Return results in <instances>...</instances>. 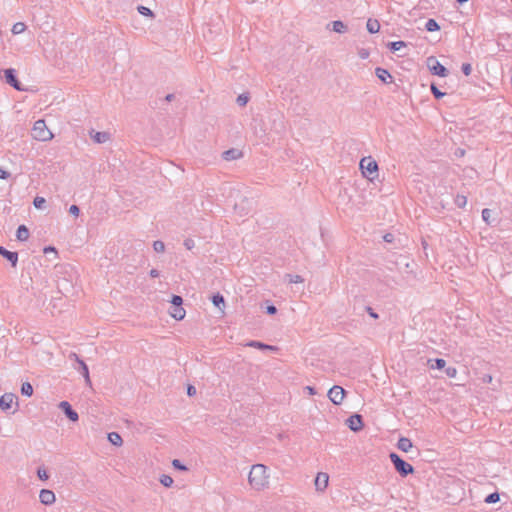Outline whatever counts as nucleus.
Instances as JSON below:
<instances>
[{
	"label": "nucleus",
	"mask_w": 512,
	"mask_h": 512,
	"mask_svg": "<svg viewBox=\"0 0 512 512\" xmlns=\"http://www.w3.org/2000/svg\"><path fill=\"white\" fill-rule=\"evenodd\" d=\"M249 484L255 490H262L268 486V475H267V467L263 464H255L252 466L249 476H248Z\"/></svg>",
	"instance_id": "1"
},
{
	"label": "nucleus",
	"mask_w": 512,
	"mask_h": 512,
	"mask_svg": "<svg viewBox=\"0 0 512 512\" xmlns=\"http://www.w3.org/2000/svg\"><path fill=\"white\" fill-rule=\"evenodd\" d=\"M389 458H390L395 470L401 477H406V476L414 473V467L411 464H409L407 461L402 459L397 453L390 452Z\"/></svg>",
	"instance_id": "2"
},
{
	"label": "nucleus",
	"mask_w": 512,
	"mask_h": 512,
	"mask_svg": "<svg viewBox=\"0 0 512 512\" xmlns=\"http://www.w3.org/2000/svg\"><path fill=\"white\" fill-rule=\"evenodd\" d=\"M364 177L373 180L378 173V163L372 157H363L359 163Z\"/></svg>",
	"instance_id": "3"
},
{
	"label": "nucleus",
	"mask_w": 512,
	"mask_h": 512,
	"mask_svg": "<svg viewBox=\"0 0 512 512\" xmlns=\"http://www.w3.org/2000/svg\"><path fill=\"white\" fill-rule=\"evenodd\" d=\"M32 131L33 137L39 141H48L53 137L52 132L47 128L46 122L43 119H39L34 123Z\"/></svg>",
	"instance_id": "4"
},
{
	"label": "nucleus",
	"mask_w": 512,
	"mask_h": 512,
	"mask_svg": "<svg viewBox=\"0 0 512 512\" xmlns=\"http://www.w3.org/2000/svg\"><path fill=\"white\" fill-rule=\"evenodd\" d=\"M426 65L433 75L445 77L447 74V68L441 64L435 56H429L426 59Z\"/></svg>",
	"instance_id": "5"
},
{
	"label": "nucleus",
	"mask_w": 512,
	"mask_h": 512,
	"mask_svg": "<svg viewBox=\"0 0 512 512\" xmlns=\"http://www.w3.org/2000/svg\"><path fill=\"white\" fill-rule=\"evenodd\" d=\"M69 359L75 361L78 364V367H74L85 379L87 385L91 386V379L89 375V369L87 364L82 360L78 354L71 352L69 354Z\"/></svg>",
	"instance_id": "6"
},
{
	"label": "nucleus",
	"mask_w": 512,
	"mask_h": 512,
	"mask_svg": "<svg viewBox=\"0 0 512 512\" xmlns=\"http://www.w3.org/2000/svg\"><path fill=\"white\" fill-rule=\"evenodd\" d=\"M4 79L7 84L13 87L17 91H24L21 82L18 80L17 72L14 68L4 69Z\"/></svg>",
	"instance_id": "7"
},
{
	"label": "nucleus",
	"mask_w": 512,
	"mask_h": 512,
	"mask_svg": "<svg viewBox=\"0 0 512 512\" xmlns=\"http://www.w3.org/2000/svg\"><path fill=\"white\" fill-rule=\"evenodd\" d=\"M346 395V390L338 385H334L329 389L327 396L330 401L335 405H340Z\"/></svg>",
	"instance_id": "8"
},
{
	"label": "nucleus",
	"mask_w": 512,
	"mask_h": 512,
	"mask_svg": "<svg viewBox=\"0 0 512 512\" xmlns=\"http://www.w3.org/2000/svg\"><path fill=\"white\" fill-rule=\"evenodd\" d=\"M346 424L351 431L359 432L364 427L363 417L362 415L355 413L346 420Z\"/></svg>",
	"instance_id": "9"
},
{
	"label": "nucleus",
	"mask_w": 512,
	"mask_h": 512,
	"mask_svg": "<svg viewBox=\"0 0 512 512\" xmlns=\"http://www.w3.org/2000/svg\"><path fill=\"white\" fill-rule=\"evenodd\" d=\"M58 407L70 421L77 422L79 420L78 413L72 408L68 401H61Z\"/></svg>",
	"instance_id": "10"
},
{
	"label": "nucleus",
	"mask_w": 512,
	"mask_h": 512,
	"mask_svg": "<svg viewBox=\"0 0 512 512\" xmlns=\"http://www.w3.org/2000/svg\"><path fill=\"white\" fill-rule=\"evenodd\" d=\"M40 503L43 505H52L56 501L55 494L52 490L49 489H41L39 493Z\"/></svg>",
	"instance_id": "11"
},
{
	"label": "nucleus",
	"mask_w": 512,
	"mask_h": 512,
	"mask_svg": "<svg viewBox=\"0 0 512 512\" xmlns=\"http://www.w3.org/2000/svg\"><path fill=\"white\" fill-rule=\"evenodd\" d=\"M0 255L10 262L11 266L15 268L18 263V253L9 251L3 246H0Z\"/></svg>",
	"instance_id": "12"
},
{
	"label": "nucleus",
	"mask_w": 512,
	"mask_h": 512,
	"mask_svg": "<svg viewBox=\"0 0 512 512\" xmlns=\"http://www.w3.org/2000/svg\"><path fill=\"white\" fill-rule=\"evenodd\" d=\"M329 483V475L324 472H319L315 478V487L317 491H324Z\"/></svg>",
	"instance_id": "13"
},
{
	"label": "nucleus",
	"mask_w": 512,
	"mask_h": 512,
	"mask_svg": "<svg viewBox=\"0 0 512 512\" xmlns=\"http://www.w3.org/2000/svg\"><path fill=\"white\" fill-rule=\"evenodd\" d=\"M15 395L12 393H5L0 397V408L3 411H8L13 404Z\"/></svg>",
	"instance_id": "14"
},
{
	"label": "nucleus",
	"mask_w": 512,
	"mask_h": 512,
	"mask_svg": "<svg viewBox=\"0 0 512 512\" xmlns=\"http://www.w3.org/2000/svg\"><path fill=\"white\" fill-rule=\"evenodd\" d=\"M246 346L256 348L259 350H269V351H274V352L279 350V348L277 346L269 345V344H266V343H263V342L257 341V340L249 341L246 344Z\"/></svg>",
	"instance_id": "15"
},
{
	"label": "nucleus",
	"mask_w": 512,
	"mask_h": 512,
	"mask_svg": "<svg viewBox=\"0 0 512 512\" xmlns=\"http://www.w3.org/2000/svg\"><path fill=\"white\" fill-rule=\"evenodd\" d=\"M242 156V151L237 148H230L222 153V158L226 161L237 160Z\"/></svg>",
	"instance_id": "16"
},
{
	"label": "nucleus",
	"mask_w": 512,
	"mask_h": 512,
	"mask_svg": "<svg viewBox=\"0 0 512 512\" xmlns=\"http://www.w3.org/2000/svg\"><path fill=\"white\" fill-rule=\"evenodd\" d=\"M375 74H376L377 78L385 84L392 82L393 77L390 74V72L385 68L377 67L375 69Z\"/></svg>",
	"instance_id": "17"
},
{
	"label": "nucleus",
	"mask_w": 512,
	"mask_h": 512,
	"mask_svg": "<svg viewBox=\"0 0 512 512\" xmlns=\"http://www.w3.org/2000/svg\"><path fill=\"white\" fill-rule=\"evenodd\" d=\"M327 27L328 28L331 27V29L334 32L340 33V34L346 33L348 31V26L341 20L332 21L327 25Z\"/></svg>",
	"instance_id": "18"
},
{
	"label": "nucleus",
	"mask_w": 512,
	"mask_h": 512,
	"mask_svg": "<svg viewBox=\"0 0 512 512\" xmlns=\"http://www.w3.org/2000/svg\"><path fill=\"white\" fill-rule=\"evenodd\" d=\"M30 232L26 225L21 224L16 231V238L18 241L24 242L29 238Z\"/></svg>",
	"instance_id": "19"
},
{
	"label": "nucleus",
	"mask_w": 512,
	"mask_h": 512,
	"mask_svg": "<svg viewBox=\"0 0 512 512\" xmlns=\"http://www.w3.org/2000/svg\"><path fill=\"white\" fill-rule=\"evenodd\" d=\"M413 443L409 438L400 437L397 442V448L403 452H408L412 449Z\"/></svg>",
	"instance_id": "20"
},
{
	"label": "nucleus",
	"mask_w": 512,
	"mask_h": 512,
	"mask_svg": "<svg viewBox=\"0 0 512 512\" xmlns=\"http://www.w3.org/2000/svg\"><path fill=\"white\" fill-rule=\"evenodd\" d=\"M91 137L95 143L102 144L110 138V134L108 132H94L92 130Z\"/></svg>",
	"instance_id": "21"
},
{
	"label": "nucleus",
	"mask_w": 512,
	"mask_h": 512,
	"mask_svg": "<svg viewBox=\"0 0 512 512\" xmlns=\"http://www.w3.org/2000/svg\"><path fill=\"white\" fill-rule=\"evenodd\" d=\"M169 314L176 320H182L185 317V310L182 306H171Z\"/></svg>",
	"instance_id": "22"
},
{
	"label": "nucleus",
	"mask_w": 512,
	"mask_h": 512,
	"mask_svg": "<svg viewBox=\"0 0 512 512\" xmlns=\"http://www.w3.org/2000/svg\"><path fill=\"white\" fill-rule=\"evenodd\" d=\"M211 301L214 304V306L219 308L220 310H223V308L225 307L224 296L219 292L211 296Z\"/></svg>",
	"instance_id": "23"
},
{
	"label": "nucleus",
	"mask_w": 512,
	"mask_h": 512,
	"mask_svg": "<svg viewBox=\"0 0 512 512\" xmlns=\"http://www.w3.org/2000/svg\"><path fill=\"white\" fill-rule=\"evenodd\" d=\"M367 31L371 34H375L380 30V23L377 19L369 18L366 23Z\"/></svg>",
	"instance_id": "24"
},
{
	"label": "nucleus",
	"mask_w": 512,
	"mask_h": 512,
	"mask_svg": "<svg viewBox=\"0 0 512 512\" xmlns=\"http://www.w3.org/2000/svg\"><path fill=\"white\" fill-rule=\"evenodd\" d=\"M108 441L114 446H121L123 444V439L118 432H110L107 435Z\"/></svg>",
	"instance_id": "25"
},
{
	"label": "nucleus",
	"mask_w": 512,
	"mask_h": 512,
	"mask_svg": "<svg viewBox=\"0 0 512 512\" xmlns=\"http://www.w3.org/2000/svg\"><path fill=\"white\" fill-rule=\"evenodd\" d=\"M428 365L431 369H443L446 365V361L442 358L429 359Z\"/></svg>",
	"instance_id": "26"
},
{
	"label": "nucleus",
	"mask_w": 512,
	"mask_h": 512,
	"mask_svg": "<svg viewBox=\"0 0 512 512\" xmlns=\"http://www.w3.org/2000/svg\"><path fill=\"white\" fill-rule=\"evenodd\" d=\"M405 46H406V43L404 41H393V42H389L387 45L388 49L393 53L400 50L402 47H405Z\"/></svg>",
	"instance_id": "27"
},
{
	"label": "nucleus",
	"mask_w": 512,
	"mask_h": 512,
	"mask_svg": "<svg viewBox=\"0 0 512 512\" xmlns=\"http://www.w3.org/2000/svg\"><path fill=\"white\" fill-rule=\"evenodd\" d=\"M21 394L27 397H31L33 395V386L29 382L22 383Z\"/></svg>",
	"instance_id": "28"
},
{
	"label": "nucleus",
	"mask_w": 512,
	"mask_h": 512,
	"mask_svg": "<svg viewBox=\"0 0 512 512\" xmlns=\"http://www.w3.org/2000/svg\"><path fill=\"white\" fill-rule=\"evenodd\" d=\"M425 28L427 31L429 32H434V31H437L440 29V26L439 24L437 23L436 20L434 19H428L426 24H425Z\"/></svg>",
	"instance_id": "29"
},
{
	"label": "nucleus",
	"mask_w": 512,
	"mask_h": 512,
	"mask_svg": "<svg viewBox=\"0 0 512 512\" xmlns=\"http://www.w3.org/2000/svg\"><path fill=\"white\" fill-rule=\"evenodd\" d=\"M36 474L41 481H46L49 479L48 471L44 466H39L37 468Z\"/></svg>",
	"instance_id": "30"
},
{
	"label": "nucleus",
	"mask_w": 512,
	"mask_h": 512,
	"mask_svg": "<svg viewBox=\"0 0 512 512\" xmlns=\"http://www.w3.org/2000/svg\"><path fill=\"white\" fill-rule=\"evenodd\" d=\"M137 11H138L141 15L146 16V17H151V18H153V17L155 16V15H154V12H153L150 8H148V7H146V6H143V5H139V6L137 7Z\"/></svg>",
	"instance_id": "31"
},
{
	"label": "nucleus",
	"mask_w": 512,
	"mask_h": 512,
	"mask_svg": "<svg viewBox=\"0 0 512 512\" xmlns=\"http://www.w3.org/2000/svg\"><path fill=\"white\" fill-rule=\"evenodd\" d=\"M285 278L288 280L289 283H302L304 282V279L300 275H294V274H286Z\"/></svg>",
	"instance_id": "32"
},
{
	"label": "nucleus",
	"mask_w": 512,
	"mask_h": 512,
	"mask_svg": "<svg viewBox=\"0 0 512 512\" xmlns=\"http://www.w3.org/2000/svg\"><path fill=\"white\" fill-rule=\"evenodd\" d=\"M249 99H250V96H249V94H248V93H242V94H240V95L237 97V99H236V103H237L239 106L243 107V106H245V105L248 103Z\"/></svg>",
	"instance_id": "33"
},
{
	"label": "nucleus",
	"mask_w": 512,
	"mask_h": 512,
	"mask_svg": "<svg viewBox=\"0 0 512 512\" xmlns=\"http://www.w3.org/2000/svg\"><path fill=\"white\" fill-rule=\"evenodd\" d=\"M159 481L165 487H171L174 482L172 477L166 474H162L159 478Z\"/></svg>",
	"instance_id": "34"
},
{
	"label": "nucleus",
	"mask_w": 512,
	"mask_h": 512,
	"mask_svg": "<svg viewBox=\"0 0 512 512\" xmlns=\"http://www.w3.org/2000/svg\"><path fill=\"white\" fill-rule=\"evenodd\" d=\"M26 29V25L23 22H17L12 27V33L13 34H20L24 32Z\"/></svg>",
	"instance_id": "35"
},
{
	"label": "nucleus",
	"mask_w": 512,
	"mask_h": 512,
	"mask_svg": "<svg viewBox=\"0 0 512 512\" xmlns=\"http://www.w3.org/2000/svg\"><path fill=\"white\" fill-rule=\"evenodd\" d=\"M431 92L436 99H441L446 95V93L439 90L434 83L431 84Z\"/></svg>",
	"instance_id": "36"
},
{
	"label": "nucleus",
	"mask_w": 512,
	"mask_h": 512,
	"mask_svg": "<svg viewBox=\"0 0 512 512\" xmlns=\"http://www.w3.org/2000/svg\"><path fill=\"white\" fill-rule=\"evenodd\" d=\"M454 202L459 208H464L467 204V197L464 195H457L454 199Z\"/></svg>",
	"instance_id": "37"
},
{
	"label": "nucleus",
	"mask_w": 512,
	"mask_h": 512,
	"mask_svg": "<svg viewBox=\"0 0 512 512\" xmlns=\"http://www.w3.org/2000/svg\"><path fill=\"white\" fill-rule=\"evenodd\" d=\"M172 466L174 469L179 471H188V467L185 464H183L179 459H174L172 461Z\"/></svg>",
	"instance_id": "38"
},
{
	"label": "nucleus",
	"mask_w": 512,
	"mask_h": 512,
	"mask_svg": "<svg viewBox=\"0 0 512 512\" xmlns=\"http://www.w3.org/2000/svg\"><path fill=\"white\" fill-rule=\"evenodd\" d=\"M499 500L500 495L497 492L491 493L485 498V502L488 504L497 503Z\"/></svg>",
	"instance_id": "39"
},
{
	"label": "nucleus",
	"mask_w": 512,
	"mask_h": 512,
	"mask_svg": "<svg viewBox=\"0 0 512 512\" xmlns=\"http://www.w3.org/2000/svg\"><path fill=\"white\" fill-rule=\"evenodd\" d=\"M153 249H154V251H155V252H157V253H162V252H164V251H165V244H164V242H163V241H161V240H156V241H154V243H153Z\"/></svg>",
	"instance_id": "40"
},
{
	"label": "nucleus",
	"mask_w": 512,
	"mask_h": 512,
	"mask_svg": "<svg viewBox=\"0 0 512 512\" xmlns=\"http://www.w3.org/2000/svg\"><path fill=\"white\" fill-rule=\"evenodd\" d=\"M45 203H46L45 198L40 197V196L35 197V198H34V200H33V205H34V206H35V208H37V209H42V208H44Z\"/></svg>",
	"instance_id": "41"
},
{
	"label": "nucleus",
	"mask_w": 512,
	"mask_h": 512,
	"mask_svg": "<svg viewBox=\"0 0 512 512\" xmlns=\"http://www.w3.org/2000/svg\"><path fill=\"white\" fill-rule=\"evenodd\" d=\"M170 303H171V306H176V307L182 306L183 298L179 295L173 294L171 297Z\"/></svg>",
	"instance_id": "42"
},
{
	"label": "nucleus",
	"mask_w": 512,
	"mask_h": 512,
	"mask_svg": "<svg viewBox=\"0 0 512 512\" xmlns=\"http://www.w3.org/2000/svg\"><path fill=\"white\" fill-rule=\"evenodd\" d=\"M461 71L465 76H469L472 72V66L470 63H463L461 66Z\"/></svg>",
	"instance_id": "43"
},
{
	"label": "nucleus",
	"mask_w": 512,
	"mask_h": 512,
	"mask_svg": "<svg viewBox=\"0 0 512 512\" xmlns=\"http://www.w3.org/2000/svg\"><path fill=\"white\" fill-rule=\"evenodd\" d=\"M491 210L488 208H485L482 210V218L487 224H491L490 217H491Z\"/></svg>",
	"instance_id": "44"
},
{
	"label": "nucleus",
	"mask_w": 512,
	"mask_h": 512,
	"mask_svg": "<svg viewBox=\"0 0 512 512\" xmlns=\"http://www.w3.org/2000/svg\"><path fill=\"white\" fill-rule=\"evenodd\" d=\"M265 312L268 314V315H274L277 313V308L275 305L273 304H268L266 307H265Z\"/></svg>",
	"instance_id": "45"
},
{
	"label": "nucleus",
	"mask_w": 512,
	"mask_h": 512,
	"mask_svg": "<svg viewBox=\"0 0 512 512\" xmlns=\"http://www.w3.org/2000/svg\"><path fill=\"white\" fill-rule=\"evenodd\" d=\"M69 213L75 217H78L80 214V208L77 205H71L69 208Z\"/></svg>",
	"instance_id": "46"
},
{
	"label": "nucleus",
	"mask_w": 512,
	"mask_h": 512,
	"mask_svg": "<svg viewBox=\"0 0 512 512\" xmlns=\"http://www.w3.org/2000/svg\"><path fill=\"white\" fill-rule=\"evenodd\" d=\"M365 311L369 314L370 317H372L373 319H378L379 318V315L378 313H376L374 311V309L370 306H366L365 307Z\"/></svg>",
	"instance_id": "47"
},
{
	"label": "nucleus",
	"mask_w": 512,
	"mask_h": 512,
	"mask_svg": "<svg viewBox=\"0 0 512 512\" xmlns=\"http://www.w3.org/2000/svg\"><path fill=\"white\" fill-rule=\"evenodd\" d=\"M358 55L361 59H367L370 55L369 51L365 48H361L358 51Z\"/></svg>",
	"instance_id": "48"
},
{
	"label": "nucleus",
	"mask_w": 512,
	"mask_h": 512,
	"mask_svg": "<svg viewBox=\"0 0 512 512\" xmlns=\"http://www.w3.org/2000/svg\"><path fill=\"white\" fill-rule=\"evenodd\" d=\"M194 245V240H192L191 238H187L184 240V246L186 247V249L191 250L194 247Z\"/></svg>",
	"instance_id": "49"
},
{
	"label": "nucleus",
	"mask_w": 512,
	"mask_h": 512,
	"mask_svg": "<svg viewBox=\"0 0 512 512\" xmlns=\"http://www.w3.org/2000/svg\"><path fill=\"white\" fill-rule=\"evenodd\" d=\"M187 395L189 397H192V396L196 395V388H195V386H193L191 384L187 385Z\"/></svg>",
	"instance_id": "50"
},
{
	"label": "nucleus",
	"mask_w": 512,
	"mask_h": 512,
	"mask_svg": "<svg viewBox=\"0 0 512 512\" xmlns=\"http://www.w3.org/2000/svg\"><path fill=\"white\" fill-rule=\"evenodd\" d=\"M10 176V172L0 167V179H8Z\"/></svg>",
	"instance_id": "51"
},
{
	"label": "nucleus",
	"mask_w": 512,
	"mask_h": 512,
	"mask_svg": "<svg viewBox=\"0 0 512 512\" xmlns=\"http://www.w3.org/2000/svg\"><path fill=\"white\" fill-rule=\"evenodd\" d=\"M395 239V236L392 234V233H386L384 236H383V240L387 243H392Z\"/></svg>",
	"instance_id": "52"
},
{
	"label": "nucleus",
	"mask_w": 512,
	"mask_h": 512,
	"mask_svg": "<svg viewBox=\"0 0 512 512\" xmlns=\"http://www.w3.org/2000/svg\"><path fill=\"white\" fill-rule=\"evenodd\" d=\"M466 151L463 148H457L454 152V155L456 157H463L465 155Z\"/></svg>",
	"instance_id": "53"
},
{
	"label": "nucleus",
	"mask_w": 512,
	"mask_h": 512,
	"mask_svg": "<svg viewBox=\"0 0 512 512\" xmlns=\"http://www.w3.org/2000/svg\"><path fill=\"white\" fill-rule=\"evenodd\" d=\"M492 380H493V377H492L491 375H489V374H485V375L482 377V382H483V383H487V384H489V383H491V382H492Z\"/></svg>",
	"instance_id": "54"
},
{
	"label": "nucleus",
	"mask_w": 512,
	"mask_h": 512,
	"mask_svg": "<svg viewBox=\"0 0 512 512\" xmlns=\"http://www.w3.org/2000/svg\"><path fill=\"white\" fill-rule=\"evenodd\" d=\"M43 252H44L45 254H47V253H49V252H55V253H56L57 251H56V248H55V247H53V246H46V247L43 249Z\"/></svg>",
	"instance_id": "55"
},
{
	"label": "nucleus",
	"mask_w": 512,
	"mask_h": 512,
	"mask_svg": "<svg viewBox=\"0 0 512 512\" xmlns=\"http://www.w3.org/2000/svg\"><path fill=\"white\" fill-rule=\"evenodd\" d=\"M149 275L152 278H156V277H159L160 272L157 269H151L150 272H149Z\"/></svg>",
	"instance_id": "56"
},
{
	"label": "nucleus",
	"mask_w": 512,
	"mask_h": 512,
	"mask_svg": "<svg viewBox=\"0 0 512 512\" xmlns=\"http://www.w3.org/2000/svg\"><path fill=\"white\" fill-rule=\"evenodd\" d=\"M174 98H175V95L173 93H170L165 96V101L171 102L172 100H174Z\"/></svg>",
	"instance_id": "57"
},
{
	"label": "nucleus",
	"mask_w": 512,
	"mask_h": 512,
	"mask_svg": "<svg viewBox=\"0 0 512 512\" xmlns=\"http://www.w3.org/2000/svg\"><path fill=\"white\" fill-rule=\"evenodd\" d=\"M467 378H468L467 368L463 367L462 368V378H461V380H466Z\"/></svg>",
	"instance_id": "58"
},
{
	"label": "nucleus",
	"mask_w": 512,
	"mask_h": 512,
	"mask_svg": "<svg viewBox=\"0 0 512 512\" xmlns=\"http://www.w3.org/2000/svg\"><path fill=\"white\" fill-rule=\"evenodd\" d=\"M306 389L308 390V393L310 395H314L316 394V391H315V388L314 387H311V386H307Z\"/></svg>",
	"instance_id": "59"
},
{
	"label": "nucleus",
	"mask_w": 512,
	"mask_h": 512,
	"mask_svg": "<svg viewBox=\"0 0 512 512\" xmlns=\"http://www.w3.org/2000/svg\"><path fill=\"white\" fill-rule=\"evenodd\" d=\"M422 246H423V250L425 252V255L428 256V253H427V248H428V244L425 240L422 241Z\"/></svg>",
	"instance_id": "60"
},
{
	"label": "nucleus",
	"mask_w": 512,
	"mask_h": 512,
	"mask_svg": "<svg viewBox=\"0 0 512 512\" xmlns=\"http://www.w3.org/2000/svg\"><path fill=\"white\" fill-rule=\"evenodd\" d=\"M449 375H450V379L451 378H455L456 377V369L455 368H450Z\"/></svg>",
	"instance_id": "61"
},
{
	"label": "nucleus",
	"mask_w": 512,
	"mask_h": 512,
	"mask_svg": "<svg viewBox=\"0 0 512 512\" xmlns=\"http://www.w3.org/2000/svg\"><path fill=\"white\" fill-rule=\"evenodd\" d=\"M460 381H462V380H461V379H460V380H459V379H456V382L454 383V385H456V386H461V385H463V383H461Z\"/></svg>",
	"instance_id": "62"
},
{
	"label": "nucleus",
	"mask_w": 512,
	"mask_h": 512,
	"mask_svg": "<svg viewBox=\"0 0 512 512\" xmlns=\"http://www.w3.org/2000/svg\"><path fill=\"white\" fill-rule=\"evenodd\" d=\"M458 4H464L468 2L469 0H456Z\"/></svg>",
	"instance_id": "63"
}]
</instances>
